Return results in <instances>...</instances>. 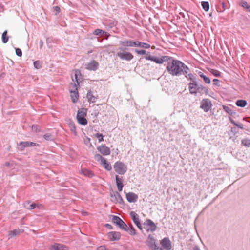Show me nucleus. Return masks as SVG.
I'll return each mask as SVG.
<instances>
[{"mask_svg":"<svg viewBox=\"0 0 250 250\" xmlns=\"http://www.w3.org/2000/svg\"><path fill=\"white\" fill-rule=\"evenodd\" d=\"M99 66V63L95 60H93L86 64V68L89 70H96Z\"/></svg>","mask_w":250,"mask_h":250,"instance_id":"obj_16","label":"nucleus"},{"mask_svg":"<svg viewBox=\"0 0 250 250\" xmlns=\"http://www.w3.org/2000/svg\"><path fill=\"white\" fill-rule=\"evenodd\" d=\"M87 98L88 102L91 103H95L97 99V98L93 95L91 91H88L87 94Z\"/></svg>","mask_w":250,"mask_h":250,"instance_id":"obj_27","label":"nucleus"},{"mask_svg":"<svg viewBox=\"0 0 250 250\" xmlns=\"http://www.w3.org/2000/svg\"><path fill=\"white\" fill-rule=\"evenodd\" d=\"M122 221V220L118 216H113V217L112 219V222L113 223L116 224V225H117L118 226V225L120 224V223Z\"/></svg>","mask_w":250,"mask_h":250,"instance_id":"obj_35","label":"nucleus"},{"mask_svg":"<svg viewBox=\"0 0 250 250\" xmlns=\"http://www.w3.org/2000/svg\"><path fill=\"white\" fill-rule=\"evenodd\" d=\"M16 54L17 56L21 57L22 56V51L20 48H16Z\"/></svg>","mask_w":250,"mask_h":250,"instance_id":"obj_49","label":"nucleus"},{"mask_svg":"<svg viewBox=\"0 0 250 250\" xmlns=\"http://www.w3.org/2000/svg\"><path fill=\"white\" fill-rule=\"evenodd\" d=\"M80 73V72L79 70H76L75 73V79L76 81L77 82V84L76 83H71L70 86V92H73L75 91H78L77 85H79V82L78 80V75Z\"/></svg>","mask_w":250,"mask_h":250,"instance_id":"obj_13","label":"nucleus"},{"mask_svg":"<svg viewBox=\"0 0 250 250\" xmlns=\"http://www.w3.org/2000/svg\"><path fill=\"white\" fill-rule=\"evenodd\" d=\"M90 139L89 138H87V139L84 141L85 144L88 143H90Z\"/></svg>","mask_w":250,"mask_h":250,"instance_id":"obj_56","label":"nucleus"},{"mask_svg":"<svg viewBox=\"0 0 250 250\" xmlns=\"http://www.w3.org/2000/svg\"><path fill=\"white\" fill-rule=\"evenodd\" d=\"M68 127L71 132L75 136L77 135L76 126L74 123L71 121H69L68 123Z\"/></svg>","mask_w":250,"mask_h":250,"instance_id":"obj_25","label":"nucleus"},{"mask_svg":"<svg viewBox=\"0 0 250 250\" xmlns=\"http://www.w3.org/2000/svg\"><path fill=\"white\" fill-rule=\"evenodd\" d=\"M191 79H188L191 81V82L189 83V90L191 94L196 95L197 93V88L198 84L195 81V78L192 75L191 77Z\"/></svg>","mask_w":250,"mask_h":250,"instance_id":"obj_4","label":"nucleus"},{"mask_svg":"<svg viewBox=\"0 0 250 250\" xmlns=\"http://www.w3.org/2000/svg\"><path fill=\"white\" fill-rule=\"evenodd\" d=\"M97 150L103 155H109L110 154V148L105 145L99 146Z\"/></svg>","mask_w":250,"mask_h":250,"instance_id":"obj_14","label":"nucleus"},{"mask_svg":"<svg viewBox=\"0 0 250 250\" xmlns=\"http://www.w3.org/2000/svg\"><path fill=\"white\" fill-rule=\"evenodd\" d=\"M82 173L84 175L89 178H91L94 176V173L92 172V171L88 169H83L82 170Z\"/></svg>","mask_w":250,"mask_h":250,"instance_id":"obj_33","label":"nucleus"},{"mask_svg":"<svg viewBox=\"0 0 250 250\" xmlns=\"http://www.w3.org/2000/svg\"><path fill=\"white\" fill-rule=\"evenodd\" d=\"M43 137L46 140H51L52 139V136L51 133H47L44 135Z\"/></svg>","mask_w":250,"mask_h":250,"instance_id":"obj_44","label":"nucleus"},{"mask_svg":"<svg viewBox=\"0 0 250 250\" xmlns=\"http://www.w3.org/2000/svg\"><path fill=\"white\" fill-rule=\"evenodd\" d=\"M137 47H140L146 48V49H147V48H149L150 47V44L142 42L139 41H137Z\"/></svg>","mask_w":250,"mask_h":250,"instance_id":"obj_34","label":"nucleus"},{"mask_svg":"<svg viewBox=\"0 0 250 250\" xmlns=\"http://www.w3.org/2000/svg\"><path fill=\"white\" fill-rule=\"evenodd\" d=\"M238 4L243 7L246 11L250 12V5L247 1L240 0L238 1Z\"/></svg>","mask_w":250,"mask_h":250,"instance_id":"obj_20","label":"nucleus"},{"mask_svg":"<svg viewBox=\"0 0 250 250\" xmlns=\"http://www.w3.org/2000/svg\"><path fill=\"white\" fill-rule=\"evenodd\" d=\"M126 231L131 235H134L136 234V230L133 227L130 228L127 227Z\"/></svg>","mask_w":250,"mask_h":250,"instance_id":"obj_39","label":"nucleus"},{"mask_svg":"<svg viewBox=\"0 0 250 250\" xmlns=\"http://www.w3.org/2000/svg\"><path fill=\"white\" fill-rule=\"evenodd\" d=\"M166 69L167 72L172 76L185 75L187 79H191V77L192 76L188 67L177 60H172L171 63L167 64Z\"/></svg>","mask_w":250,"mask_h":250,"instance_id":"obj_1","label":"nucleus"},{"mask_svg":"<svg viewBox=\"0 0 250 250\" xmlns=\"http://www.w3.org/2000/svg\"><path fill=\"white\" fill-rule=\"evenodd\" d=\"M95 137H97L98 139L99 142H101L104 140L103 139V135L102 134L100 133H96L95 135Z\"/></svg>","mask_w":250,"mask_h":250,"instance_id":"obj_45","label":"nucleus"},{"mask_svg":"<svg viewBox=\"0 0 250 250\" xmlns=\"http://www.w3.org/2000/svg\"><path fill=\"white\" fill-rule=\"evenodd\" d=\"M136 226H137V227L140 229H142V225H141V224L140 223V225L138 224V225H136Z\"/></svg>","mask_w":250,"mask_h":250,"instance_id":"obj_57","label":"nucleus"},{"mask_svg":"<svg viewBox=\"0 0 250 250\" xmlns=\"http://www.w3.org/2000/svg\"><path fill=\"white\" fill-rule=\"evenodd\" d=\"M198 74L199 75V76H200L201 78H202L204 82L206 83H207V84H209L211 82L210 81V79L209 78V77L205 76L204 73H203L202 72H199L198 73Z\"/></svg>","mask_w":250,"mask_h":250,"instance_id":"obj_29","label":"nucleus"},{"mask_svg":"<svg viewBox=\"0 0 250 250\" xmlns=\"http://www.w3.org/2000/svg\"><path fill=\"white\" fill-rule=\"evenodd\" d=\"M104 32L103 30L100 29H97L94 31L93 34L95 35H99L104 34Z\"/></svg>","mask_w":250,"mask_h":250,"instance_id":"obj_43","label":"nucleus"},{"mask_svg":"<svg viewBox=\"0 0 250 250\" xmlns=\"http://www.w3.org/2000/svg\"><path fill=\"white\" fill-rule=\"evenodd\" d=\"M197 93H199L201 95L203 94H207L208 93V90L206 87L201 84H198L197 88Z\"/></svg>","mask_w":250,"mask_h":250,"instance_id":"obj_23","label":"nucleus"},{"mask_svg":"<svg viewBox=\"0 0 250 250\" xmlns=\"http://www.w3.org/2000/svg\"><path fill=\"white\" fill-rule=\"evenodd\" d=\"M202 6L205 11H208L209 9V3L207 1H202L201 3Z\"/></svg>","mask_w":250,"mask_h":250,"instance_id":"obj_37","label":"nucleus"},{"mask_svg":"<svg viewBox=\"0 0 250 250\" xmlns=\"http://www.w3.org/2000/svg\"><path fill=\"white\" fill-rule=\"evenodd\" d=\"M230 121H231V122L233 124H234V122L233 121V120L231 119H230Z\"/></svg>","mask_w":250,"mask_h":250,"instance_id":"obj_62","label":"nucleus"},{"mask_svg":"<svg viewBox=\"0 0 250 250\" xmlns=\"http://www.w3.org/2000/svg\"><path fill=\"white\" fill-rule=\"evenodd\" d=\"M247 101L244 100H237L235 103V104L237 105V106L241 107H244L247 105Z\"/></svg>","mask_w":250,"mask_h":250,"instance_id":"obj_32","label":"nucleus"},{"mask_svg":"<svg viewBox=\"0 0 250 250\" xmlns=\"http://www.w3.org/2000/svg\"><path fill=\"white\" fill-rule=\"evenodd\" d=\"M210 72L211 74H212L215 76L219 77L220 76V72L217 70L211 69Z\"/></svg>","mask_w":250,"mask_h":250,"instance_id":"obj_42","label":"nucleus"},{"mask_svg":"<svg viewBox=\"0 0 250 250\" xmlns=\"http://www.w3.org/2000/svg\"><path fill=\"white\" fill-rule=\"evenodd\" d=\"M36 145H37V144L36 143L32 142H28V141L21 142L19 145V149L20 150L22 151L24 150V149L25 147L34 146Z\"/></svg>","mask_w":250,"mask_h":250,"instance_id":"obj_12","label":"nucleus"},{"mask_svg":"<svg viewBox=\"0 0 250 250\" xmlns=\"http://www.w3.org/2000/svg\"><path fill=\"white\" fill-rule=\"evenodd\" d=\"M130 215L132 220L133 221L134 223L136 225H138V224L140 225V220H139V216L137 214H136L134 211H132L130 213Z\"/></svg>","mask_w":250,"mask_h":250,"instance_id":"obj_22","label":"nucleus"},{"mask_svg":"<svg viewBox=\"0 0 250 250\" xmlns=\"http://www.w3.org/2000/svg\"><path fill=\"white\" fill-rule=\"evenodd\" d=\"M87 115V109L85 108H81L78 111L77 115V120L79 124L85 125L87 124V120L85 117Z\"/></svg>","mask_w":250,"mask_h":250,"instance_id":"obj_2","label":"nucleus"},{"mask_svg":"<svg viewBox=\"0 0 250 250\" xmlns=\"http://www.w3.org/2000/svg\"><path fill=\"white\" fill-rule=\"evenodd\" d=\"M222 5L223 7L224 8V10H225V4L224 3H222Z\"/></svg>","mask_w":250,"mask_h":250,"instance_id":"obj_60","label":"nucleus"},{"mask_svg":"<svg viewBox=\"0 0 250 250\" xmlns=\"http://www.w3.org/2000/svg\"><path fill=\"white\" fill-rule=\"evenodd\" d=\"M147 243L148 246L152 250H157L159 249L158 246L156 244V240L151 235H148Z\"/></svg>","mask_w":250,"mask_h":250,"instance_id":"obj_9","label":"nucleus"},{"mask_svg":"<svg viewBox=\"0 0 250 250\" xmlns=\"http://www.w3.org/2000/svg\"><path fill=\"white\" fill-rule=\"evenodd\" d=\"M54 10L56 12V15L60 12V8L58 6H55L54 7Z\"/></svg>","mask_w":250,"mask_h":250,"instance_id":"obj_52","label":"nucleus"},{"mask_svg":"<svg viewBox=\"0 0 250 250\" xmlns=\"http://www.w3.org/2000/svg\"><path fill=\"white\" fill-rule=\"evenodd\" d=\"M105 226H106V227H111V225H109V224H106V225H105Z\"/></svg>","mask_w":250,"mask_h":250,"instance_id":"obj_61","label":"nucleus"},{"mask_svg":"<svg viewBox=\"0 0 250 250\" xmlns=\"http://www.w3.org/2000/svg\"><path fill=\"white\" fill-rule=\"evenodd\" d=\"M113 167L115 171L120 175L124 174L127 171L126 166L120 161L116 162L114 164Z\"/></svg>","mask_w":250,"mask_h":250,"instance_id":"obj_3","label":"nucleus"},{"mask_svg":"<svg viewBox=\"0 0 250 250\" xmlns=\"http://www.w3.org/2000/svg\"><path fill=\"white\" fill-rule=\"evenodd\" d=\"M135 52L138 54H145L146 53V51L145 50H135Z\"/></svg>","mask_w":250,"mask_h":250,"instance_id":"obj_50","label":"nucleus"},{"mask_svg":"<svg viewBox=\"0 0 250 250\" xmlns=\"http://www.w3.org/2000/svg\"><path fill=\"white\" fill-rule=\"evenodd\" d=\"M5 165L6 166H7V167H9L10 166V163L9 162H6L5 164Z\"/></svg>","mask_w":250,"mask_h":250,"instance_id":"obj_59","label":"nucleus"},{"mask_svg":"<svg viewBox=\"0 0 250 250\" xmlns=\"http://www.w3.org/2000/svg\"><path fill=\"white\" fill-rule=\"evenodd\" d=\"M34 66L37 69H39L41 67L40 62L39 61H35L34 62Z\"/></svg>","mask_w":250,"mask_h":250,"instance_id":"obj_46","label":"nucleus"},{"mask_svg":"<svg viewBox=\"0 0 250 250\" xmlns=\"http://www.w3.org/2000/svg\"><path fill=\"white\" fill-rule=\"evenodd\" d=\"M71 93V97L72 99V101L74 103H75L77 100H78V92L75 91L73 92H70Z\"/></svg>","mask_w":250,"mask_h":250,"instance_id":"obj_31","label":"nucleus"},{"mask_svg":"<svg viewBox=\"0 0 250 250\" xmlns=\"http://www.w3.org/2000/svg\"><path fill=\"white\" fill-rule=\"evenodd\" d=\"M118 226L123 230H127V225L122 220Z\"/></svg>","mask_w":250,"mask_h":250,"instance_id":"obj_38","label":"nucleus"},{"mask_svg":"<svg viewBox=\"0 0 250 250\" xmlns=\"http://www.w3.org/2000/svg\"><path fill=\"white\" fill-rule=\"evenodd\" d=\"M137 41L133 40L120 41V44L123 47H137Z\"/></svg>","mask_w":250,"mask_h":250,"instance_id":"obj_7","label":"nucleus"},{"mask_svg":"<svg viewBox=\"0 0 250 250\" xmlns=\"http://www.w3.org/2000/svg\"><path fill=\"white\" fill-rule=\"evenodd\" d=\"M219 82V80L216 79H214L213 80V84L215 85H219L218 82Z\"/></svg>","mask_w":250,"mask_h":250,"instance_id":"obj_53","label":"nucleus"},{"mask_svg":"<svg viewBox=\"0 0 250 250\" xmlns=\"http://www.w3.org/2000/svg\"><path fill=\"white\" fill-rule=\"evenodd\" d=\"M160 250H163V249L161 248Z\"/></svg>","mask_w":250,"mask_h":250,"instance_id":"obj_64","label":"nucleus"},{"mask_svg":"<svg viewBox=\"0 0 250 250\" xmlns=\"http://www.w3.org/2000/svg\"><path fill=\"white\" fill-rule=\"evenodd\" d=\"M49 249L50 250H68V247L62 244L55 243L50 245Z\"/></svg>","mask_w":250,"mask_h":250,"instance_id":"obj_15","label":"nucleus"},{"mask_svg":"<svg viewBox=\"0 0 250 250\" xmlns=\"http://www.w3.org/2000/svg\"><path fill=\"white\" fill-rule=\"evenodd\" d=\"M172 60H174L172 57H169L168 56H164L161 57V60L162 61V64L164 62H167V64L169 63H171L172 61Z\"/></svg>","mask_w":250,"mask_h":250,"instance_id":"obj_28","label":"nucleus"},{"mask_svg":"<svg viewBox=\"0 0 250 250\" xmlns=\"http://www.w3.org/2000/svg\"><path fill=\"white\" fill-rule=\"evenodd\" d=\"M160 244L163 248L166 250H170L171 249V244L169 239L167 237H165L163 239L161 242Z\"/></svg>","mask_w":250,"mask_h":250,"instance_id":"obj_10","label":"nucleus"},{"mask_svg":"<svg viewBox=\"0 0 250 250\" xmlns=\"http://www.w3.org/2000/svg\"><path fill=\"white\" fill-rule=\"evenodd\" d=\"M236 126L242 129L243 127V125L241 123H239V124L235 123V127Z\"/></svg>","mask_w":250,"mask_h":250,"instance_id":"obj_54","label":"nucleus"},{"mask_svg":"<svg viewBox=\"0 0 250 250\" xmlns=\"http://www.w3.org/2000/svg\"><path fill=\"white\" fill-rule=\"evenodd\" d=\"M30 201H28L27 202L23 204L24 207L29 210H32L34 209L36 207H38V208H39V205L35 203L30 204Z\"/></svg>","mask_w":250,"mask_h":250,"instance_id":"obj_24","label":"nucleus"},{"mask_svg":"<svg viewBox=\"0 0 250 250\" xmlns=\"http://www.w3.org/2000/svg\"><path fill=\"white\" fill-rule=\"evenodd\" d=\"M117 55L122 60L129 61L133 58V55L129 52H119Z\"/></svg>","mask_w":250,"mask_h":250,"instance_id":"obj_5","label":"nucleus"},{"mask_svg":"<svg viewBox=\"0 0 250 250\" xmlns=\"http://www.w3.org/2000/svg\"><path fill=\"white\" fill-rule=\"evenodd\" d=\"M9 38L7 36V31L5 30L4 31V32L2 33V40L3 43H6L8 41Z\"/></svg>","mask_w":250,"mask_h":250,"instance_id":"obj_36","label":"nucleus"},{"mask_svg":"<svg viewBox=\"0 0 250 250\" xmlns=\"http://www.w3.org/2000/svg\"><path fill=\"white\" fill-rule=\"evenodd\" d=\"M119 49H120V50H123L122 48H119Z\"/></svg>","mask_w":250,"mask_h":250,"instance_id":"obj_63","label":"nucleus"},{"mask_svg":"<svg viewBox=\"0 0 250 250\" xmlns=\"http://www.w3.org/2000/svg\"><path fill=\"white\" fill-rule=\"evenodd\" d=\"M32 130L34 132H38L40 130L39 126L37 125H33L32 126Z\"/></svg>","mask_w":250,"mask_h":250,"instance_id":"obj_47","label":"nucleus"},{"mask_svg":"<svg viewBox=\"0 0 250 250\" xmlns=\"http://www.w3.org/2000/svg\"><path fill=\"white\" fill-rule=\"evenodd\" d=\"M193 250H200V249L198 247L196 246V247H194Z\"/></svg>","mask_w":250,"mask_h":250,"instance_id":"obj_58","label":"nucleus"},{"mask_svg":"<svg viewBox=\"0 0 250 250\" xmlns=\"http://www.w3.org/2000/svg\"><path fill=\"white\" fill-rule=\"evenodd\" d=\"M149 55L145 57V59L147 60H150L151 61L154 62L155 63L158 64H162V61L161 60V58H158L154 56H152L150 55L149 52L148 53Z\"/></svg>","mask_w":250,"mask_h":250,"instance_id":"obj_18","label":"nucleus"},{"mask_svg":"<svg viewBox=\"0 0 250 250\" xmlns=\"http://www.w3.org/2000/svg\"><path fill=\"white\" fill-rule=\"evenodd\" d=\"M111 200L114 203L121 204L123 202L121 195L118 192L111 194Z\"/></svg>","mask_w":250,"mask_h":250,"instance_id":"obj_11","label":"nucleus"},{"mask_svg":"<svg viewBox=\"0 0 250 250\" xmlns=\"http://www.w3.org/2000/svg\"><path fill=\"white\" fill-rule=\"evenodd\" d=\"M223 109L228 113H229V114L231 113V111L232 110L228 106H223Z\"/></svg>","mask_w":250,"mask_h":250,"instance_id":"obj_48","label":"nucleus"},{"mask_svg":"<svg viewBox=\"0 0 250 250\" xmlns=\"http://www.w3.org/2000/svg\"><path fill=\"white\" fill-rule=\"evenodd\" d=\"M97 250H108L104 246H101L97 248Z\"/></svg>","mask_w":250,"mask_h":250,"instance_id":"obj_51","label":"nucleus"},{"mask_svg":"<svg viewBox=\"0 0 250 250\" xmlns=\"http://www.w3.org/2000/svg\"><path fill=\"white\" fill-rule=\"evenodd\" d=\"M116 183L119 191H122L124 185L123 184V180L118 175L115 176Z\"/></svg>","mask_w":250,"mask_h":250,"instance_id":"obj_21","label":"nucleus"},{"mask_svg":"<svg viewBox=\"0 0 250 250\" xmlns=\"http://www.w3.org/2000/svg\"><path fill=\"white\" fill-rule=\"evenodd\" d=\"M126 198L130 203L135 202L138 199V195L133 192H129L126 194Z\"/></svg>","mask_w":250,"mask_h":250,"instance_id":"obj_17","label":"nucleus"},{"mask_svg":"<svg viewBox=\"0 0 250 250\" xmlns=\"http://www.w3.org/2000/svg\"><path fill=\"white\" fill-rule=\"evenodd\" d=\"M23 231H21L19 229H14L12 231L9 232L8 237L9 239L11 238L12 237L16 236L19 234Z\"/></svg>","mask_w":250,"mask_h":250,"instance_id":"obj_26","label":"nucleus"},{"mask_svg":"<svg viewBox=\"0 0 250 250\" xmlns=\"http://www.w3.org/2000/svg\"><path fill=\"white\" fill-rule=\"evenodd\" d=\"M103 165V167L105 168L107 170L110 171L112 169V167L111 165L106 162V159L103 160V161L101 163Z\"/></svg>","mask_w":250,"mask_h":250,"instance_id":"obj_30","label":"nucleus"},{"mask_svg":"<svg viewBox=\"0 0 250 250\" xmlns=\"http://www.w3.org/2000/svg\"><path fill=\"white\" fill-rule=\"evenodd\" d=\"M144 224L146 226V229L148 232H153L156 229L157 227L156 225L150 219H147Z\"/></svg>","mask_w":250,"mask_h":250,"instance_id":"obj_8","label":"nucleus"},{"mask_svg":"<svg viewBox=\"0 0 250 250\" xmlns=\"http://www.w3.org/2000/svg\"><path fill=\"white\" fill-rule=\"evenodd\" d=\"M39 43H40V47L41 48L42 47L43 44V42L42 40H40Z\"/></svg>","mask_w":250,"mask_h":250,"instance_id":"obj_55","label":"nucleus"},{"mask_svg":"<svg viewBox=\"0 0 250 250\" xmlns=\"http://www.w3.org/2000/svg\"><path fill=\"white\" fill-rule=\"evenodd\" d=\"M120 237V233L118 232H111L108 234V238L112 241L118 240Z\"/></svg>","mask_w":250,"mask_h":250,"instance_id":"obj_19","label":"nucleus"},{"mask_svg":"<svg viewBox=\"0 0 250 250\" xmlns=\"http://www.w3.org/2000/svg\"><path fill=\"white\" fill-rule=\"evenodd\" d=\"M95 159L97 161H99L101 163L103 161V160H104L105 158L103 157L101 155L99 154H96L94 156Z\"/></svg>","mask_w":250,"mask_h":250,"instance_id":"obj_41","label":"nucleus"},{"mask_svg":"<svg viewBox=\"0 0 250 250\" xmlns=\"http://www.w3.org/2000/svg\"><path fill=\"white\" fill-rule=\"evenodd\" d=\"M242 144L245 146H250V139H245L242 140Z\"/></svg>","mask_w":250,"mask_h":250,"instance_id":"obj_40","label":"nucleus"},{"mask_svg":"<svg viewBox=\"0 0 250 250\" xmlns=\"http://www.w3.org/2000/svg\"><path fill=\"white\" fill-rule=\"evenodd\" d=\"M211 103L209 99H204L201 103V108L205 112L208 111L211 107Z\"/></svg>","mask_w":250,"mask_h":250,"instance_id":"obj_6","label":"nucleus"}]
</instances>
